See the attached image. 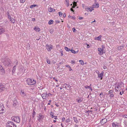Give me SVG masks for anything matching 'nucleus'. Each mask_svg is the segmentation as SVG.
<instances>
[{
	"label": "nucleus",
	"instance_id": "nucleus-16",
	"mask_svg": "<svg viewBox=\"0 0 127 127\" xmlns=\"http://www.w3.org/2000/svg\"><path fill=\"white\" fill-rule=\"evenodd\" d=\"M5 32V30L3 28L0 29V34L3 33Z\"/></svg>",
	"mask_w": 127,
	"mask_h": 127
},
{
	"label": "nucleus",
	"instance_id": "nucleus-40",
	"mask_svg": "<svg viewBox=\"0 0 127 127\" xmlns=\"http://www.w3.org/2000/svg\"><path fill=\"white\" fill-rule=\"evenodd\" d=\"M59 16L60 17H62L63 15V13L61 12H59Z\"/></svg>",
	"mask_w": 127,
	"mask_h": 127
},
{
	"label": "nucleus",
	"instance_id": "nucleus-54",
	"mask_svg": "<svg viewBox=\"0 0 127 127\" xmlns=\"http://www.w3.org/2000/svg\"><path fill=\"white\" fill-rule=\"evenodd\" d=\"M16 66H15L13 67V69L14 70H16Z\"/></svg>",
	"mask_w": 127,
	"mask_h": 127
},
{
	"label": "nucleus",
	"instance_id": "nucleus-28",
	"mask_svg": "<svg viewBox=\"0 0 127 127\" xmlns=\"http://www.w3.org/2000/svg\"><path fill=\"white\" fill-rule=\"evenodd\" d=\"M65 49L66 50V51H71V50L70 49L68 48L67 47H65Z\"/></svg>",
	"mask_w": 127,
	"mask_h": 127
},
{
	"label": "nucleus",
	"instance_id": "nucleus-34",
	"mask_svg": "<svg viewBox=\"0 0 127 127\" xmlns=\"http://www.w3.org/2000/svg\"><path fill=\"white\" fill-rule=\"evenodd\" d=\"M123 48V46H120L118 47V49L119 50H120Z\"/></svg>",
	"mask_w": 127,
	"mask_h": 127
},
{
	"label": "nucleus",
	"instance_id": "nucleus-25",
	"mask_svg": "<svg viewBox=\"0 0 127 127\" xmlns=\"http://www.w3.org/2000/svg\"><path fill=\"white\" fill-rule=\"evenodd\" d=\"M101 37L102 36L100 35L99 36L95 38V39H96L97 40H99L101 39Z\"/></svg>",
	"mask_w": 127,
	"mask_h": 127
},
{
	"label": "nucleus",
	"instance_id": "nucleus-23",
	"mask_svg": "<svg viewBox=\"0 0 127 127\" xmlns=\"http://www.w3.org/2000/svg\"><path fill=\"white\" fill-rule=\"evenodd\" d=\"M11 22L12 23H14L15 22V21L14 20V19L13 18H11L10 19H9Z\"/></svg>",
	"mask_w": 127,
	"mask_h": 127
},
{
	"label": "nucleus",
	"instance_id": "nucleus-42",
	"mask_svg": "<svg viewBox=\"0 0 127 127\" xmlns=\"http://www.w3.org/2000/svg\"><path fill=\"white\" fill-rule=\"evenodd\" d=\"M60 51L61 52V56H63V51L62 50V49H61L60 50Z\"/></svg>",
	"mask_w": 127,
	"mask_h": 127
},
{
	"label": "nucleus",
	"instance_id": "nucleus-46",
	"mask_svg": "<svg viewBox=\"0 0 127 127\" xmlns=\"http://www.w3.org/2000/svg\"><path fill=\"white\" fill-rule=\"evenodd\" d=\"M73 5H76V6L77 5V3L76 2L74 1L73 2Z\"/></svg>",
	"mask_w": 127,
	"mask_h": 127
},
{
	"label": "nucleus",
	"instance_id": "nucleus-53",
	"mask_svg": "<svg viewBox=\"0 0 127 127\" xmlns=\"http://www.w3.org/2000/svg\"><path fill=\"white\" fill-rule=\"evenodd\" d=\"M66 67H68V68H70V66L69 65H66Z\"/></svg>",
	"mask_w": 127,
	"mask_h": 127
},
{
	"label": "nucleus",
	"instance_id": "nucleus-22",
	"mask_svg": "<svg viewBox=\"0 0 127 127\" xmlns=\"http://www.w3.org/2000/svg\"><path fill=\"white\" fill-rule=\"evenodd\" d=\"M99 4L98 3H95L94 5V6H93V7H99Z\"/></svg>",
	"mask_w": 127,
	"mask_h": 127
},
{
	"label": "nucleus",
	"instance_id": "nucleus-63",
	"mask_svg": "<svg viewBox=\"0 0 127 127\" xmlns=\"http://www.w3.org/2000/svg\"><path fill=\"white\" fill-rule=\"evenodd\" d=\"M109 92V93H112L113 92V91L112 90H111Z\"/></svg>",
	"mask_w": 127,
	"mask_h": 127
},
{
	"label": "nucleus",
	"instance_id": "nucleus-55",
	"mask_svg": "<svg viewBox=\"0 0 127 127\" xmlns=\"http://www.w3.org/2000/svg\"><path fill=\"white\" fill-rule=\"evenodd\" d=\"M71 18L73 19H75V17H73V16H72L71 17Z\"/></svg>",
	"mask_w": 127,
	"mask_h": 127
},
{
	"label": "nucleus",
	"instance_id": "nucleus-6",
	"mask_svg": "<svg viewBox=\"0 0 127 127\" xmlns=\"http://www.w3.org/2000/svg\"><path fill=\"white\" fill-rule=\"evenodd\" d=\"M7 126L8 127H12V126L16 125L14 124L13 122L11 121H8V122Z\"/></svg>",
	"mask_w": 127,
	"mask_h": 127
},
{
	"label": "nucleus",
	"instance_id": "nucleus-3",
	"mask_svg": "<svg viewBox=\"0 0 127 127\" xmlns=\"http://www.w3.org/2000/svg\"><path fill=\"white\" fill-rule=\"evenodd\" d=\"M6 87L5 85H3L2 84H0V92L4 91Z\"/></svg>",
	"mask_w": 127,
	"mask_h": 127
},
{
	"label": "nucleus",
	"instance_id": "nucleus-8",
	"mask_svg": "<svg viewBox=\"0 0 127 127\" xmlns=\"http://www.w3.org/2000/svg\"><path fill=\"white\" fill-rule=\"evenodd\" d=\"M46 47L47 50L48 51H50L51 49H52V46L47 44L46 45Z\"/></svg>",
	"mask_w": 127,
	"mask_h": 127
},
{
	"label": "nucleus",
	"instance_id": "nucleus-10",
	"mask_svg": "<svg viewBox=\"0 0 127 127\" xmlns=\"http://www.w3.org/2000/svg\"><path fill=\"white\" fill-rule=\"evenodd\" d=\"M47 95V93L46 92L45 93V92H44V93H43L41 95V96L43 99H45Z\"/></svg>",
	"mask_w": 127,
	"mask_h": 127
},
{
	"label": "nucleus",
	"instance_id": "nucleus-30",
	"mask_svg": "<svg viewBox=\"0 0 127 127\" xmlns=\"http://www.w3.org/2000/svg\"><path fill=\"white\" fill-rule=\"evenodd\" d=\"M89 10L91 12L92 10H94L93 7L92 8V7H89Z\"/></svg>",
	"mask_w": 127,
	"mask_h": 127
},
{
	"label": "nucleus",
	"instance_id": "nucleus-24",
	"mask_svg": "<svg viewBox=\"0 0 127 127\" xmlns=\"http://www.w3.org/2000/svg\"><path fill=\"white\" fill-rule=\"evenodd\" d=\"M53 22L54 21L53 20H51L49 21L48 23L49 25H51L53 24Z\"/></svg>",
	"mask_w": 127,
	"mask_h": 127
},
{
	"label": "nucleus",
	"instance_id": "nucleus-26",
	"mask_svg": "<svg viewBox=\"0 0 127 127\" xmlns=\"http://www.w3.org/2000/svg\"><path fill=\"white\" fill-rule=\"evenodd\" d=\"M121 89V88L120 86H119V85L118 86H117V89H116V90L117 91H118L119 90H120Z\"/></svg>",
	"mask_w": 127,
	"mask_h": 127
},
{
	"label": "nucleus",
	"instance_id": "nucleus-50",
	"mask_svg": "<svg viewBox=\"0 0 127 127\" xmlns=\"http://www.w3.org/2000/svg\"><path fill=\"white\" fill-rule=\"evenodd\" d=\"M35 114H36L35 112L34 111V110H33V113H32V115H35Z\"/></svg>",
	"mask_w": 127,
	"mask_h": 127
},
{
	"label": "nucleus",
	"instance_id": "nucleus-15",
	"mask_svg": "<svg viewBox=\"0 0 127 127\" xmlns=\"http://www.w3.org/2000/svg\"><path fill=\"white\" fill-rule=\"evenodd\" d=\"M107 121V119L106 118H104L102 119L101 121V123L103 124H104Z\"/></svg>",
	"mask_w": 127,
	"mask_h": 127
},
{
	"label": "nucleus",
	"instance_id": "nucleus-62",
	"mask_svg": "<svg viewBox=\"0 0 127 127\" xmlns=\"http://www.w3.org/2000/svg\"><path fill=\"white\" fill-rule=\"evenodd\" d=\"M76 6V5H73L72 6V8H74Z\"/></svg>",
	"mask_w": 127,
	"mask_h": 127
},
{
	"label": "nucleus",
	"instance_id": "nucleus-51",
	"mask_svg": "<svg viewBox=\"0 0 127 127\" xmlns=\"http://www.w3.org/2000/svg\"><path fill=\"white\" fill-rule=\"evenodd\" d=\"M75 30H76L75 29V28H72V30L73 32H75Z\"/></svg>",
	"mask_w": 127,
	"mask_h": 127
},
{
	"label": "nucleus",
	"instance_id": "nucleus-29",
	"mask_svg": "<svg viewBox=\"0 0 127 127\" xmlns=\"http://www.w3.org/2000/svg\"><path fill=\"white\" fill-rule=\"evenodd\" d=\"M65 1L66 3L67 4V6L68 7L69 5V0H65Z\"/></svg>",
	"mask_w": 127,
	"mask_h": 127
},
{
	"label": "nucleus",
	"instance_id": "nucleus-44",
	"mask_svg": "<svg viewBox=\"0 0 127 127\" xmlns=\"http://www.w3.org/2000/svg\"><path fill=\"white\" fill-rule=\"evenodd\" d=\"M25 1V0H20V2L22 3H24Z\"/></svg>",
	"mask_w": 127,
	"mask_h": 127
},
{
	"label": "nucleus",
	"instance_id": "nucleus-64",
	"mask_svg": "<svg viewBox=\"0 0 127 127\" xmlns=\"http://www.w3.org/2000/svg\"><path fill=\"white\" fill-rule=\"evenodd\" d=\"M16 125H14V126H12V127H16Z\"/></svg>",
	"mask_w": 127,
	"mask_h": 127
},
{
	"label": "nucleus",
	"instance_id": "nucleus-56",
	"mask_svg": "<svg viewBox=\"0 0 127 127\" xmlns=\"http://www.w3.org/2000/svg\"><path fill=\"white\" fill-rule=\"evenodd\" d=\"M103 95V93L102 92H101V93L100 94V96L102 95V96Z\"/></svg>",
	"mask_w": 127,
	"mask_h": 127
},
{
	"label": "nucleus",
	"instance_id": "nucleus-12",
	"mask_svg": "<svg viewBox=\"0 0 127 127\" xmlns=\"http://www.w3.org/2000/svg\"><path fill=\"white\" fill-rule=\"evenodd\" d=\"M104 74V72L102 71L101 73L99 74L98 77L99 78H100V79H102V78Z\"/></svg>",
	"mask_w": 127,
	"mask_h": 127
},
{
	"label": "nucleus",
	"instance_id": "nucleus-38",
	"mask_svg": "<svg viewBox=\"0 0 127 127\" xmlns=\"http://www.w3.org/2000/svg\"><path fill=\"white\" fill-rule=\"evenodd\" d=\"M49 32L51 33H52L54 32V30L53 29H51L49 30Z\"/></svg>",
	"mask_w": 127,
	"mask_h": 127
},
{
	"label": "nucleus",
	"instance_id": "nucleus-49",
	"mask_svg": "<svg viewBox=\"0 0 127 127\" xmlns=\"http://www.w3.org/2000/svg\"><path fill=\"white\" fill-rule=\"evenodd\" d=\"M123 117L125 118H127V115H123Z\"/></svg>",
	"mask_w": 127,
	"mask_h": 127
},
{
	"label": "nucleus",
	"instance_id": "nucleus-31",
	"mask_svg": "<svg viewBox=\"0 0 127 127\" xmlns=\"http://www.w3.org/2000/svg\"><path fill=\"white\" fill-rule=\"evenodd\" d=\"M79 62L82 65H83L84 64V62L83 60H80L79 61Z\"/></svg>",
	"mask_w": 127,
	"mask_h": 127
},
{
	"label": "nucleus",
	"instance_id": "nucleus-7",
	"mask_svg": "<svg viewBox=\"0 0 127 127\" xmlns=\"http://www.w3.org/2000/svg\"><path fill=\"white\" fill-rule=\"evenodd\" d=\"M15 119H14V121L15 122L19 123L20 122V118L18 116L15 117Z\"/></svg>",
	"mask_w": 127,
	"mask_h": 127
},
{
	"label": "nucleus",
	"instance_id": "nucleus-2",
	"mask_svg": "<svg viewBox=\"0 0 127 127\" xmlns=\"http://www.w3.org/2000/svg\"><path fill=\"white\" fill-rule=\"evenodd\" d=\"M26 81L28 84L29 85H32L35 84L36 82L35 80L30 78L27 79Z\"/></svg>",
	"mask_w": 127,
	"mask_h": 127
},
{
	"label": "nucleus",
	"instance_id": "nucleus-5",
	"mask_svg": "<svg viewBox=\"0 0 127 127\" xmlns=\"http://www.w3.org/2000/svg\"><path fill=\"white\" fill-rule=\"evenodd\" d=\"M20 94L22 97L24 98L27 97L26 93L23 90L21 91Z\"/></svg>",
	"mask_w": 127,
	"mask_h": 127
},
{
	"label": "nucleus",
	"instance_id": "nucleus-41",
	"mask_svg": "<svg viewBox=\"0 0 127 127\" xmlns=\"http://www.w3.org/2000/svg\"><path fill=\"white\" fill-rule=\"evenodd\" d=\"M103 67L104 69L106 70H107V68L104 65V66Z\"/></svg>",
	"mask_w": 127,
	"mask_h": 127
},
{
	"label": "nucleus",
	"instance_id": "nucleus-39",
	"mask_svg": "<svg viewBox=\"0 0 127 127\" xmlns=\"http://www.w3.org/2000/svg\"><path fill=\"white\" fill-rule=\"evenodd\" d=\"M70 120H69V119H68L66 120V122H67L68 123H69V122H70Z\"/></svg>",
	"mask_w": 127,
	"mask_h": 127
},
{
	"label": "nucleus",
	"instance_id": "nucleus-48",
	"mask_svg": "<svg viewBox=\"0 0 127 127\" xmlns=\"http://www.w3.org/2000/svg\"><path fill=\"white\" fill-rule=\"evenodd\" d=\"M71 63L73 64H75V62L74 61H71Z\"/></svg>",
	"mask_w": 127,
	"mask_h": 127
},
{
	"label": "nucleus",
	"instance_id": "nucleus-14",
	"mask_svg": "<svg viewBox=\"0 0 127 127\" xmlns=\"http://www.w3.org/2000/svg\"><path fill=\"white\" fill-rule=\"evenodd\" d=\"M43 117L42 115H41V113H40L39 114V116L38 117V120L39 121H40L41 119H43Z\"/></svg>",
	"mask_w": 127,
	"mask_h": 127
},
{
	"label": "nucleus",
	"instance_id": "nucleus-59",
	"mask_svg": "<svg viewBox=\"0 0 127 127\" xmlns=\"http://www.w3.org/2000/svg\"><path fill=\"white\" fill-rule=\"evenodd\" d=\"M85 9L86 10H87L88 9H89V7H86L85 8Z\"/></svg>",
	"mask_w": 127,
	"mask_h": 127
},
{
	"label": "nucleus",
	"instance_id": "nucleus-52",
	"mask_svg": "<svg viewBox=\"0 0 127 127\" xmlns=\"http://www.w3.org/2000/svg\"><path fill=\"white\" fill-rule=\"evenodd\" d=\"M78 19L80 20H82L83 19V18L82 17L79 16L78 18Z\"/></svg>",
	"mask_w": 127,
	"mask_h": 127
},
{
	"label": "nucleus",
	"instance_id": "nucleus-20",
	"mask_svg": "<svg viewBox=\"0 0 127 127\" xmlns=\"http://www.w3.org/2000/svg\"><path fill=\"white\" fill-rule=\"evenodd\" d=\"M71 52L72 53H73L74 54H77L78 53V51H75L74 50L71 49Z\"/></svg>",
	"mask_w": 127,
	"mask_h": 127
},
{
	"label": "nucleus",
	"instance_id": "nucleus-43",
	"mask_svg": "<svg viewBox=\"0 0 127 127\" xmlns=\"http://www.w3.org/2000/svg\"><path fill=\"white\" fill-rule=\"evenodd\" d=\"M8 17L9 18V19H10L11 18H12L11 16L9 15V13H8Z\"/></svg>",
	"mask_w": 127,
	"mask_h": 127
},
{
	"label": "nucleus",
	"instance_id": "nucleus-58",
	"mask_svg": "<svg viewBox=\"0 0 127 127\" xmlns=\"http://www.w3.org/2000/svg\"><path fill=\"white\" fill-rule=\"evenodd\" d=\"M70 10H71V11H73V12H74V10H73V9L72 8H70Z\"/></svg>",
	"mask_w": 127,
	"mask_h": 127
},
{
	"label": "nucleus",
	"instance_id": "nucleus-11",
	"mask_svg": "<svg viewBox=\"0 0 127 127\" xmlns=\"http://www.w3.org/2000/svg\"><path fill=\"white\" fill-rule=\"evenodd\" d=\"M83 100V98L82 97H78L76 99V100L78 103H80Z\"/></svg>",
	"mask_w": 127,
	"mask_h": 127
},
{
	"label": "nucleus",
	"instance_id": "nucleus-4",
	"mask_svg": "<svg viewBox=\"0 0 127 127\" xmlns=\"http://www.w3.org/2000/svg\"><path fill=\"white\" fill-rule=\"evenodd\" d=\"M17 99L16 98H14V101L13 102V106L14 107H15L18 104V103L17 100Z\"/></svg>",
	"mask_w": 127,
	"mask_h": 127
},
{
	"label": "nucleus",
	"instance_id": "nucleus-13",
	"mask_svg": "<svg viewBox=\"0 0 127 127\" xmlns=\"http://www.w3.org/2000/svg\"><path fill=\"white\" fill-rule=\"evenodd\" d=\"M98 51L99 52V54L100 55H101L103 54V51L102 49H101L100 48H98Z\"/></svg>",
	"mask_w": 127,
	"mask_h": 127
},
{
	"label": "nucleus",
	"instance_id": "nucleus-18",
	"mask_svg": "<svg viewBox=\"0 0 127 127\" xmlns=\"http://www.w3.org/2000/svg\"><path fill=\"white\" fill-rule=\"evenodd\" d=\"M73 119L74 121L76 123H77L78 122V121L77 118L75 117H73Z\"/></svg>",
	"mask_w": 127,
	"mask_h": 127
},
{
	"label": "nucleus",
	"instance_id": "nucleus-47",
	"mask_svg": "<svg viewBox=\"0 0 127 127\" xmlns=\"http://www.w3.org/2000/svg\"><path fill=\"white\" fill-rule=\"evenodd\" d=\"M113 96H114V95L113 94H110V97H113Z\"/></svg>",
	"mask_w": 127,
	"mask_h": 127
},
{
	"label": "nucleus",
	"instance_id": "nucleus-61",
	"mask_svg": "<svg viewBox=\"0 0 127 127\" xmlns=\"http://www.w3.org/2000/svg\"><path fill=\"white\" fill-rule=\"evenodd\" d=\"M94 109V111H96L97 110V109L96 108H95Z\"/></svg>",
	"mask_w": 127,
	"mask_h": 127
},
{
	"label": "nucleus",
	"instance_id": "nucleus-1",
	"mask_svg": "<svg viewBox=\"0 0 127 127\" xmlns=\"http://www.w3.org/2000/svg\"><path fill=\"white\" fill-rule=\"evenodd\" d=\"M2 61L5 66H8L11 64V61L8 58H3L2 60Z\"/></svg>",
	"mask_w": 127,
	"mask_h": 127
},
{
	"label": "nucleus",
	"instance_id": "nucleus-60",
	"mask_svg": "<svg viewBox=\"0 0 127 127\" xmlns=\"http://www.w3.org/2000/svg\"><path fill=\"white\" fill-rule=\"evenodd\" d=\"M14 118H15V117H11V119L13 120L14 121V119H15Z\"/></svg>",
	"mask_w": 127,
	"mask_h": 127
},
{
	"label": "nucleus",
	"instance_id": "nucleus-33",
	"mask_svg": "<svg viewBox=\"0 0 127 127\" xmlns=\"http://www.w3.org/2000/svg\"><path fill=\"white\" fill-rule=\"evenodd\" d=\"M91 84L89 86H88L87 85L85 86V87L86 88H89L90 89V87H91Z\"/></svg>",
	"mask_w": 127,
	"mask_h": 127
},
{
	"label": "nucleus",
	"instance_id": "nucleus-21",
	"mask_svg": "<svg viewBox=\"0 0 127 127\" xmlns=\"http://www.w3.org/2000/svg\"><path fill=\"white\" fill-rule=\"evenodd\" d=\"M36 32H39L40 31V29L39 28H36L35 27L34 29Z\"/></svg>",
	"mask_w": 127,
	"mask_h": 127
},
{
	"label": "nucleus",
	"instance_id": "nucleus-36",
	"mask_svg": "<svg viewBox=\"0 0 127 127\" xmlns=\"http://www.w3.org/2000/svg\"><path fill=\"white\" fill-rule=\"evenodd\" d=\"M112 126L113 127H117V126H118L115 124L114 123L112 124Z\"/></svg>",
	"mask_w": 127,
	"mask_h": 127
},
{
	"label": "nucleus",
	"instance_id": "nucleus-9",
	"mask_svg": "<svg viewBox=\"0 0 127 127\" xmlns=\"http://www.w3.org/2000/svg\"><path fill=\"white\" fill-rule=\"evenodd\" d=\"M0 73L2 75H3L5 73V70L3 67L0 68Z\"/></svg>",
	"mask_w": 127,
	"mask_h": 127
},
{
	"label": "nucleus",
	"instance_id": "nucleus-32",
	"mask_svg": "<svg viewBox=\"0 0 127 127\" xmlns=\"http://www.w3.org/2000/svg\"><path fill=\"white\" fill-rule=\"evenodd\" d=\"M36 6V5H31L30 6V8H32L33 7H35Z\"/></svg>",
	"mask_w": 127,
	"mask_h": 127
},
{
	"label": "nucleus",
	"instance_id": "nucleus-17",
	"mask_svg": "<svg viewBox=\"0 0 127 127\" xmlns=\"http://www.w3.org/2000/svg\"><path fill=\"white\" fill-rule=\"evenodd\" d=\"M55 10L54 9L51 7H50L49 8L48 11L49 12L55 11Z\"/></svg>",
	"mask_w": 127,
	"mask_h": 127
},
{
	"label": "nucleus",
	"instance_id": "nucleus-19",
	"mask_svg": "<svg viewBox=\"0 0 127 127\" xmlns=\"http://www.w3.org/2000/svg\"><path fill=\"white\" fill-rule=\"evenodd\" d=\"M50 115H51V117L52 118H54V119L55 120H57L58 119L57 118V116H55L54 115L50 113Z\"/></svg>",
	"mask_w": 127,
	"mask_h": 127
},
{
	"label": "nucleus",
	"instance_id": "nucleus-37",
	"mask_svg": "<svg viewBox=\"0 0 127 127\" xmlns=\"http://www.w3.org/2000/svg\"><path fill=\"white\" fill-rule=\"evenodd\" d=\"M85 111V112L86 113H88L89 114L90 112H92V111H91V110H88V111L86 110Z\"/></svg>",
	"mask_w": 127,
	"mask_h": 127
},
{
	"label": "nucleus",
	"instance_id": "nucleus-57",
	"mask_svg": "<svg viewBox=\"0 0 127 127\" xmlns=\"http://www.w3.org/2000/svg\"><path fill=\"white\" fill-rule=\"evenodd\" d=\"M65 119L64 117H63L62 118V121H64L65 120Z\"/></svg>",
	"mask_w": 127,
	"mask_h": 127
},
{
	"label": "nucleus",
	"instance_id": "nucleus-27",
	"mask_svg": "<svg viewBox=\"0 0 127 127\" xmlns=\"http://www.w3.org/2000/svg\"><path fill=\"white\" fill-rule=\"evenodd\" d=\"M1 110L2 111H3L4 110L1 107H0V112L1 111ZM4 113L3 112H0V114H3Z\"/></svg>",
	"mask_w": 127,
	"mask_h": 127
},
{
	"label": "nucleus",
	"instance_id": "nucleus-35",
	"mask_svg": "<svg viewBox=\"0 0 127 127\" xmlns=\"http://www.w3.org/2000/svg\"><path fill=\"white\" fill-rule=\"evenodd\" d=\"M124 123V124L125 125V127H127V122L125 121Z\"/></svg>",
	"mask_w": 127,
	"mask_h": 127
},
{
	"label": "nucleus",
	"instance_id": "nucleus-45",
	"mask_svg": "<svg viewBox=\"0 0 127 127\" xmlns=\"http://www.w3.org/2000/svg\"><path fill=\"white\" fill-rule=\"evenodd\" d=\"M47 63L48 64H50V60H47Z\"/></svg>",
	"mask_w": 127,
	"mask_h": 127
}]
</instances>
